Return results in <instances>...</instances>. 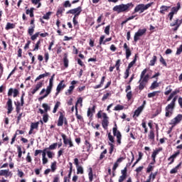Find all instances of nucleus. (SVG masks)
Instances as JSON below:
<instances>
[{"instance_id":"nucleus-39","label":"nucleus","mask_w":182,"mask_h":182,"mask_svg":"<svg viewBox=\"0 0 182 182\" xmlns=\"http://www.w3.org/2000/svg\"><path fill=\"white\" fill-rule=\"evenodd\" d=\"M136 58H137V55H135L134 59L131 63H129L127 69L130 70V69H132V68H133V66L134 65V63H136V62L137 60Z\"/></svg>"},{"instance_id":"nucleus-10","label":"nucleus","mask_w":182,"mask_h":182,"mask_svg":"<svg viewBox=\"0 0 182 182\" xmlns=\"http://www.w3.org/2000/svg\"><path fill=\"white\" fill-rule=\"evenodd\" d=\"M106 36H105V35H102L100 37L99 39V46H97V48H100L101 50H102V45H106L107 42H110L112 41V37L105 38Z\"/></svg>"},{"instance_id":"nucleus-24","label":"nucleus","mask_w":182,"mask_h":182,"mask_svg":"<svg viewBox=\"0 0 182 182\" xmlns=\"http://www.w3.org/2000/svg\"><path fill=\"white\" fill-rule=\"evenodd\" d=\"M12 93H14L13 97H16L19 95V90L18 89L10 88L8 92V96H12Z\"/></svg>"},{"instance_id":"nucleus-33","label":"nucleus","mask_w":182,"mask_h":182,"mask_svg":"<svg viewBox=\"0 0 182 182\" xmlns=\"http://www.w3.org/2000/svg\"><path fill=\"white\" fill-rule=\"evenodd\" d=\"M0 176H4V177H9V169L0 170Z\"/></svg>"},{"instance_id":"nucleus-18","label":"nucleus","mask_w":182,"mask_h":182,"mask_svg":"<svg viewBox=\"0 0 182 182\" xmlns=\"http://www.w3.org/2000/svg\"><path fill=\"white\" fill-rule=\"evenodd\" d=\"M123 48L125 50L126 59H129L130 56H132V50H130V47L127 46V43H124Z\"/></svg>"},{"instance_id":"nucleus-21","label":"nucleus","mask_w":182,"mask_h":182,"mask_svg":"<svg viewBox=\"0 0 182 182\" xmlns=\"http://www.w3.org/2000/svg\"><path fill=\"white\" fill-rule=\"evenodd\" d=\"M6 106H7V114H11L14 110V107L12 106V100L11 98H8Z\"/></svg>"},{"instance_id":"nucleus-55","label":"nucleus","mask_w":182,"mask_h":182,"mask_svg":"<svg viewBox=\"0 0 182 182\" xmlns=\"http://www.w3.org/2000/svg\"><path fill=\"white\" fill-rule=\"evenodd\" d=\"M112 96V93L110 92H107L106 94H105L102 98V101L105 102V100H107V99H108L109 97Z\"/></svg>"},{"instance_id":"nucleus-11","label":"nucleus","mask_w":182,"mask_h":182,"mask_svg":"<svg viewBox=\"0 0 182 182\" xmlns=\"http://www.w3.org/2000/svg\"><path fill=\"white\" fill-rule=\"evenodd\" d=\"M147 32L146 28H143V29H139L136 33H135L134 36V41L135 42H137L138 41H140L141 36H143Z\"/></svg>"},{"instance_id":"nucleus-49","label":"nucleus","mask_w":182,"mask_h":182,"mask_svg":"<svg viewBox=\"0 0 182 182\" xmlns=\"http://www.w3.org/2000/svg\"><path fill=\"white\" fill-rule=\"evenodd\" d=\"M52 15V12L51 11H48V13L46 14V15H44L43 16V19H46L47 21L50 19V16Z\"/></svg>"},{"instance_id":"nucleus-57","label":"nucleus","mask_w":182,"mask_h":182,"mask_svg":"<svg viewBox=\"0 0 182 182\" xmlns=\"http://www.w3.org/2000/svg\"><path fill=\"white\" fill-rule=\"evenodd\" d=\"M50 167L52 173H55L56 171V161L53 162Z\"/></svg>"},{"instance_id":"nucleus-44","label":"nucleus","mask_w":182,"mask_h":182,"mask_svg":"<svg viewBox=\"0 0 182 182\" xmlns=\"http://www.w3.org/2000/svg\"><path fill=\"white\" fill-rule=\"evenodd\" d=\"M171 86H168V87H166V91H165V92H164V95H165L166 96H168V95H169L170 93H171V92H173V89H171Z\"/></svg>"},{"instance_id":"nucleus-58","label":"nucleus","mask_w":182,"mask_h":182,"mask_svg":"<svg viewBox=\"0 0 182 182\" xmlns=\"http://www.w3.org/2000/svg\"><path fill=\"white\" fill-rule=\"evenodd\" d=\"M108 139L109 140V141H111L110 143H112L113 144V143H114V136H112V133H108Z\"/></svg>"},{"instance_id":"nucleus-53","label":"nucleus","mask_w":182,"mask_h":182,"mask_svg":"<svg viewBox=\"0 0 182 182\" xmlns=\"http://www.w3.org/2000/svg\"><path fill=\"white\" fill-rule=\"evenodd\" d=\"M48 120H49V114H48V113H45L43 115V121L44 122V123H48Z\"/></svg>"},{"instance_id":"nucleus-6","label":"nucleus","mask_w":182,"mask_h":182,"mask_svg":"<svg viewBox=\"0 0 182 182\" xmlns=\"http://www.w3.org/2000/svg\"><path fill=\"white\" fill-rule=\"evenodd\" d=\"M113 134L117 137V142L118 144H122V133L117 130V124H114V127L112 129Z\"/></svg>"},{"instance_id":"nucleus-35","label":"nucleus","mask_w":182,"mask_h":182,"mask_svg":"<svg viewBox=\"0 0 182 182\" xmlns=\"http://www.w3.org/2000/svg\"><path fill=\"white\" fill-rule=\"evenodd\" d=\"M63 12H65V8L59 7L56 12V16H58V18H59V16H62V14H63Z\"/></svg>"},{"instance_id":"nucleus-64","label":"nucleus","mask_w":182,"mask_h":182,"mask_svg":"<svg viewBox=\"0 0 182 182\" xmlns=\"http://www.w3.org/2000/svg\"><path fill=\"white\" fill-rule=\"evenodd\" d=\"M182 53V44L179 46L178 48H177L176 55H181Z\"/></svg>"},{"instance_id":"nucleus-38","label":"nucleus","mask_w":182,"mask_h":182,"mask_svg":"<svg viewBox=\"0 0 182 182\" xmlns=\"http://www.w3.org/2000/svg\"><path fill=\"white\" fill-rule=\"evenodd\" d=\"M158 93H161V91H154L148 94V97L150 99L154 97L155 96H159Z\"/></svg>"},{"instance_id":"nucleus-29","label":"nucleus","mask_w":182,"mask_h":182,"mask_svg":"<svg viewBox=\"0 0 182 182\" xmlns=\"http://www.w3.org/2000/svg\"><path fill=\"white\" fill-rule=\"evenodd\" d=\"M168 9H170V6H161L160 7V14H161L162 15H164L166 14V12L168 11Z\"/></svg>"},{"instance_id":"nucleus-28","label":"nucleus","mask_w":182,"mask_h":182,"mask_svg":"<svg viewBox=\"0 0 182 182\" xmlns=\"http://www.w3.org/2000/svg\"><path fill=\"white\" fill-rule=\"evenodd\" d=\"M143 106H140L134 112V114L133 115V117H134V116H136V117H139V116H140V113H141L143 112Z\"/></svg>"},{"instance_id":"nucleus-16","label":"nucleus","mask_w":182,"mask_h":182,"mask_svg":"<svg viewBox=\"0 0 182 182\" xmlns=\"http://www.w3.org/2000/svg\"><path fill=\"white\" fill-rule=\"evenodd\" d=\"M122 62V60L120 59H118L117 61H116V63L113 66H110L109 68V72H113V70H114V68H116V70L117 72H120V63Z\"/></svg>"},{"instance_id":"nucleus-9","label":"nucleus","mask_w":182,"mask_h":182,"mask_svg":"<svg viewBox=\"0 0 182 182\" xmlns=\"http://www.w3.org/2000/svg\"><path fill=\"white\" fill-rule=\"evenodd\" d=\"M45 92H46V93H45ZM43 93H45V95L42 96V95H43ZM50 93H52V90H50L49 88H47V87H46V89L43 88L39 93L40 96H41V97H40L38 98V101L42 102V100H43V99H46V97H48V96L50 95Z\"/></svg>"},{"instance_id":"nucleus-37","label":"nucleus","mask_w":182,"mask_h":182,"mask_svg":"<svg viewBox=\"0 0 182 182\" xmlns=\"http://www.w3.org/2000/svg\"><path fill=\"white\" fill-rule=\"evenodd\" d=\"M63 63L65 68H68L69 67V60L68 59V54H64V58H63Z\"/></svg>"},{"instance_id":"nucleus-63","label":"nucleus","mask_w":182,"mask_h":182,"mask_svg":"<svg viewBox=\"0 0 182 182\" xmlns=\"http://www.w3.org/2000/svg\"><path fill=\"white\" fill-rule=\"evenodd\" d=\"M130 75V70L126 69L124 72V79H127Z\"/></svg>"},{"instance_id":"nucleus-41","label":"nucleus","mask_w":182,"mask_h":182,"mask_svg":"<svg viewBox=\"0 0 182 182\" xmlns=\"http://www.w3.org/2000/svg\"><path fill=\"white\" fill-rule=\"evenodd\" d=\"M61 103L60 102L58 101L55 106H54V108L53 109V113H56L58 112V109H59V107L60 106Z\"/></svg>"},{"instance_id":"nucleus-22","label":"nucleus","mask_w":182,"mask_h":182,"mask_svg":"<svg viewBox=\"0 0 182 182\" xmlns=\"http://www.w3.org/2000/svg\"><path fill=\"white\" fill-rule=\"evenodd\" d=\"M31 27L28 28V35H33V33L35 32V18L31 19L30 22Z\"/></svg>"},{"instance_id":"nucleus-43","label":"nucleus","mask_w":182,"mask_h":182,"mask_svg":"<svg viewBox=\"0 0 182 182\" xmlns=\"http://www.w3.org/2000/svg\"><path fill=\"white\" fill-rule=\"evenodd\" d=\"M156 62H157V56L154 55L153 59L150 60L149 66H154Z\"/></svg>"},{"instance_id":"nucleus-14","label":"nucleus","mask_w":182,"mask_h":182,"mask_svg":"<svg viewBox=\"0 0 182 182\" xmlns=\"http://www.w3.org/2000/svg\"><path fill=\"white\" fill-rule=\"evenodd\" d=\"M61 136L63 140V143H64L65 146H68V144L69 148L73 147L74 145H73V141H72V139H70V138L68 139L66 137V134H61Z\"/></svg>"},{"instance_id":"nucleus-20","label":"nucleus","mask_w":182,"mask_h":182,"mask_svg":"<svg viewBox=\"0 0 182 182\" xmlns=\"http://www.w3.org/2000/svg\"><path fill=\"white\" fill-rule=\"evenodd\" d=\"M74 164L77 168V174H83V167L79 166V159L77 158L74 159Z\"/></svg>"},{"instance_id":"nucleus-47","label":"nucleus","mask_w":182,"mask_h":182,"mask_svg":"<svg viewBox=\"0 0 182 182\" xmlns=\"http://www.w3.org/2000/svg\"><path fill=\"white\" fill-rule=\"evenodd\" d=\"M42 107H43L45 113H48V111L50 110V107L48 104L43 103Z\"/></svg>"},{"instance_id":"nucleus-50","label":"nucleus","mask_w":182,"mask_h":182,"mask_svg":"<svg viewBox=\"0 0 182 182\" xmlns=\"http://www.w3.org/2000/svg\"><path fill=\"white\" fill-rule=\"evenodd\" d=\"M159 62L163 65V66H165V68H167V63L166 62V60H164V58H163L162 55H161Z\"/></svg>"},{"instance_id":"nucleus-13","label":"nucleus","mask_w":182,"mask_h":182,"mask_svg":"<svg viewBox=\"0 0 182 182\" xmlns=\"http://www.w3.org/2000/svg\"><path fill=\"white\" fill-rule=\"evenodd\" d=\"M63 121H64V124H65V126H68V119L65 118V115L63 114V113L60 112V116L58 118L57 126L58 127L63 126Z\"/></svg>"},{"instance_id":"nucleus-26","label":"nucleus","mask_w":182,"mask_h":182,"mask_svg":"<svg viewBox=\"0 0 182 182\" xmlns=\"http://www.w3.org/2000/svg\"><path fill=\"white\" fill-rule=\"evenodd\" d=\"M55 79V74H53L50 78L49 79V84L47 86V89H50V90H53V80Z\"/></svg>"},{"instance_id":"nucleus-5","label":"nucleus","mask_w":182,"mask_h":182,"mask_svg":"<svg viewBox=\"0 0 182 182\" xmlns=\"http://www.w3.org/2000/svg\"><path fill=\"white\" fill-rule=\"evenodd\" d=\"M182 121V114H178L176 117H175L173 119H172L169 123L171 124V127L167 131V134H170L171 132H173V128L176 127L177 124H180Z\"/></svg>"},{"instance_id":"nucleus-8","label":"nucleus","mask_w":182,"mask_h":182,"mask_svg":"<svg viewBox=\"0 0 182 182\" xmlns=\"http://www.w3.org/2000/svg\"><path fill=\"white\" fill-rule=\"evenodd\" d=\"M146 73H147V68H145L141 72V75H140V80L139 82H142L143 83H145L147 85V83L149 82V79H150V76L149 75V74L146 75Z\"/></svg>"},{"instance_id":"nucleus-7","label":"nucleus","mask_w":182,"mask_h":182,"mask_svg":"<svg viewBox=\"0 0 182 182\" xmlns=\"http://www.w3.org/2000/svg\"><path fill=\"white\" fill-rule=\"evenodd\" d=\"M67 15L70 14L71 15H74V18H78L79 15L82 14V6H78L75 9H72L66 12Z\"/></svg>"},{"instance_id":"nucleus-62","label":"nucleus","mask_w":182,"mask_h":182,"mask_svg":"<svg viewBox=\"0 0 182 182\" xmlns=\"http://www.w3.org/2000/svg\"><path fill=\"white\" fill-rule=\"evenodd\" d=\"M132 97H133V93L132 91L127 92V100H132Z\"/></svg>"},{"instance_id":"nucleus-34","label":"nucleus","mask_w":182,"mask_h":182,"mask_svg":"<svg viewBox=\"0 0 182 182\" xmlns=\"http://www.w3.org/2000/svg\"><path fill=\"white\" fill-rule=\"evenodd\" d=\"M15 24L8 22L6 25L5 29L6 31H9V29H15Z\"/></svg>"},{"instance_id":"nucleus-56","label":"nucleus","mask_w":182,"mask_h":182,"mask_svg":"<svg viewBox=\"0 0 182 182\" xmlns=\"http://www.w3.org/2000/svg\"><path fill=\"white\" fill-rule=\"evenodd\" d=\"M63 6L64 8H72V4L68 0L64 2Z\"/></svg>"},{"instance_id":"nucleus-15","label":"nucleus","mask_w":182,"mask_h":182,"mask_svg":"<svg viewBox=\"0 0 182 182\" xmlns=\"http://www.w3.org/2000/svg\"><path fill=\"white\" fill-rule=\"evenodd\" d=\"M65 87H66V85L65 84V80H63L57 85L55 97L58 96L59 93H60V92L65 89Z\"/></svg>"},{"instance_id":"nucleus-52","label":"nucleus","mask_w":182,"mask_h":182,"mask_svg":"<svg viewBox=\"0 0 182 182\" xmlns=\"http://www.w3.org/2000/svg\"><path fill=\"white\" fill-rule=\"evenodd\" d=\"M124 109V106L121 105H117L114 108V110L115 112H118L119 110H123Z\"/></svg>"},{"instance_id":"nucleus-51","label":"nucleus","mask_w":182,"mask_h":182,"mask_svg":"<svg viewBox=\"0 0 182 182\" xmlns=\"http://www.w3.org/2000/svg\"><path fill=\"white\" fill-rule=\"evenodd\" d=\"M156 87H159V83L157 82V81H154V82H152L150 89L151 90H154V89H156Z\"/></svg>"},{"instance_id":"nucleus-3","label":"nucleus","mask_w":182,"mask_h":182,"mask_svg":"<svg viewBox=\"0 0 182 182\" xmlns=\"http://www.w3.org/2000/svg\"><path fill=\"white\" fill-rule=\"evenodd\" d=\"M176 102H177V96H175L170 104L165 107V116L166 117H171L176 109Z\"/></svg>"},{"instance_id":"nucleus-2","label":"nucleus","mask_w":182,"mask_h":182,"mask_svg":"<svg viewBox=\"0 0 182 182\" xmlns=\"http://www.w3.org/2000/svg\"><path fill=\"white\" fill-rule=\"evenodd\" d=\"M160 151H163V148L159 147L154 150L151 154V159L152 161L149 164L147 168H146V173H151L153 170H154V164H156V159L158 156V154L160 153Z\"/></svg>"},{"instance_id":"nucleus-36","label":"nucleus","mask_w":182,"mask_h":182,"mask_svg":"<svg viewBox=\"0 0 182 182\" xmlns=\"http://www.w3.org/2000/svg\"><path fill=\"white\" fill-rule=\"evenodd\" d=\"M102 126L105 130H107V127L109 126V119H102Z\"/></svg>"},{"instance_id":"nucleus-31","label":"nucleus","mask_w":182,"mask_h":182,"mask_svg":"<svg viewBox=\"0 0 182 182\" xmlns=\"http://www.w3.org/2000/svg\"><path fill=\"white\" fill-rule=\"evenodd\" d=\"M155 137L156 136L154 134V129H151L149 134H148L149 140H152L153 141H154Z\"/></svg>"},{"instance_id":"nucleus-30","label":"nucleus","mask_w":182,"mask_h":182,"mask_svg":"<svg viewBox=\"0 0 182 182\" xmlns=\"http://www.w3.org/2000/svg\"><path fill=\"white\" fill-rule=\"evenodd\" d=\"M43 41V39L40 38L36 43L34 48L33 49V51L35 52L36 50H39V48H41V43Z\"/></svg>"},{"instance_id":"nucleus-61","label":"nucleus","mask_w":182,"mask_h":182,"mask_svg":"<svg viewBox=\"0 0 182 182\" xmlns=\"http://www.w3.org/2000/svg\"><path fill=\"white\" fill-rule=\"evenodd\" d=\"M38 127H39V122L32 123L31 125V130L38 129Z\"/></svg>"},{"instance_id":"nucleus-48","label":"nucleus","mask_w":182,"mask_h":182,"mask_svg":"<svg viewBox=\"0 0 182 182\" xmlns=\"http://www.w3.org/2000/svg\"><path fill=\"white\" fill-rule=\"evenodd\" d=\"M70 164V171L68 175V178H70V177L72 176V170L73 168V164H72V162H69Z\"/></svg>"},{"instance_id":"nucleus-46","label":"nucleus","mask_w":182,"mask_h":182,"mask_svg":"<svg viewBox=\"0 0 182 182\" xmlns=\"http://www.w3.org/2000/svg\"><path fill=\"white\" fill-rule=\"evenodd\" d=\"M139 85L138 86V89L139 90L141 91L144 89V87H146V83L145 82H139Z\"/></svg>"},{"instance_id":"nucleus-1","label":"nucleus","mask_w":182,"mask_h":182,"mask_svg":"<svg viewBox=\"0 0 182 182\" xmlns=\"http://www.w3.org/2000/svg\"><path fill=\"white\" fill-rule=\"evenodd\" d=\"M134 7L133 3H128L127 4H121L119 5L114 6L112 9L113 12H117L122 14L123 12H129L132 8Z\"/></svg>"},{"instance_id":"nucleus-42","label":"nucleus","mask_w":182,"mask_h":182,"mask_svg":"<svg viewBox=\"0 0 182 182\" xmlns=\"http://www.w3.org/2000/svg\"><path fill=\"white\" fill-rule=\"evenodd\" d=\"M90 172L88 173L89 180L90 182L93 181V169L92 168H89Z\"/></svg>"},{"instance_id":"nucleus-25","label":"nucleus","mask_w":182,"mask_h":182,"mask_svg":"<svg viewBox=\"0 0 182 182\" xmlns=\"http://www.w3.org/2000/svg\"><path fill=\"white\" fill-rule=\"evenodd\" d=\"M181 9V4L180 2H178L176 4V6H173L171 8V11L172 13L174 14H177V12H178V11H180V9Z\"/></svg>"},{"instance_id":"nucleus-19","label":"nucleus","mask_w":182,"mask_h":182,"mask_svg":"<svg viewBox=\"0 0 182 182\" xmlns=\"http://www.w3.org/2000/svg\"><path fill=\"white\" fill-rule=\"evenodd\" d=\"M96 113V105H93L92 108L89 107L87 112V116L89 119L93 118V114Z\"/></svg>"},{"instance_id":"nucleus-27","label":"nucleus","mask_w":182,"mask_h":182,"mask_svg":"<svg viewBox=\"0 0 182 182\" xmlns=\"http://www.w3.org/2000/svg\"><path fill=\"white\" fill-rule=\"evenodd\" d=\"M178 93H180V90L176 89L173 92H172L167 98V102H170V100H171V99H173L174 96H176V95H177Z\"/></svg>"},{"instance_id":"nucleus-59","label":"nucleus","mask_w":182,"mask_h":182,"mask_svg":"<svg viewBox=\"0 0 182 182\" xmlns=\"http://www.w3.org/2000/svg\"><path fill=\"white\" fill-rule=\"evenodd\" d=\"M105 33H106L107 36L110 35V25H108L105 27L104 30Z\"/></svg>"},{"instance_id":"nucleus-17","label":"nucleus","mask_w":182,"mask_h":182,"mask_svg":"<svg viewBox=\"0 0 182 182\" xmlns=\"http://www.w3.org/2000/svg\"><path fill=\"white\" fill-rule=\"evenodd\" d=\"M180 155V150H178L176 152H175L173 154H172L169 158H168V161H170L168 164V166H171V164H173L174 163V160L177 158V156Z\"/></svg>"},{"instance_id":"nucleus-4","label":"nucleus","mask_w":182,"mask_h":182,"mask_svg":"<svg viewBox=\"0 0 182 182\" xmlns=\"http://www.w3.org/2000/svg\"><path fill=\"white\" fill-rule=\"evenodd\" d=\"M151 5H153V2L149 3L147 4H137L134 9L132 15H134V14H137V12H139V14H143V12H144V11H147V9H149V8L151 6Z\"/></svg>"},{"instance_id":"nucleus-60","label":"nucleus","mask_w":182,"mask_h":182,"mask_svg":"<svg viewBox=\"0 0 182 182\" xmlns=\"http://www.w3.org/2000/svg\"><path fill=\"white\" fill-rule=\"evenodd\" d=\"M180 24V21L178 18H176L175 20V22L174 23H170V26H178V25Z\"/></svg>"},{"instance_id":"nucleus-45","label":"nucleus","mask_w":182,"mask_h":182,"mask_svg":"<svg viewBox=\"0 0 182 182\" xmlns=\"http://www.w3.org/2000/svg\"><path fill=\"white\" fill-rule=\"evenodd\" d=\"M58 147V143H53V144L50 145L49 147L46 148L47 150H55Z\"/></svg>"},{"instance_id":"nucleus-54","label":"nucleus","mask_w":182,"mask_h":182,"mask_svg":"<svg viewBox=\"0 0 182 182\" xmlns=\"http://www.w3.org/2000/svg\"><path fill=\"white\" fill-rule=\"evenodd\" d=\"M108 144L109 146V154H112L113 151H114V144L110 142H109Z\"/></svg>"},{"instance_id":"nucleus-40","label":"nucleus","mask_w":182,"mask_h":182,"mask_svg":"<svg viewBox=\"0 0 182 182\" xmlns=\"http://www.w3.org/2000/svg\"><path fill=\"white\" fill-rule=\"evenodd\" d=\"M75 90V85H70L67 92H65L66 96H69L72 94V92Z\"/></svg>"},{"instance_id":"nucleus-12","label":"nucleus","mask_w":182,"mask_h":182,"mask_svg":"<svg viewBox=\"0 0 182 182\" xmlns=\"http://www.w3.org/2000/svg\"><path fill=\"white\" fill-rule=\"evenodd\" d=\"M43 86V82H38L36 87L33 89H31L30 92L28 93V96H33L38 90H39Z\"/></svg>"},{"instance_id":"nucleus-23","label":"nucleus","mask_w":182,"mask_h":182,"mask_svg":"<svg viewBox=\"0 0 182 182\" xmlns=\"http://www.w3.org/2000/svg\"><path fill=\"white\" fill-rule=\"evenodd\" d=\"M92 149V144L87 140L85 141V145L83 146L82 151H87V153H90V149Z\"/></svg>"},{"instance_id":"nucleus-32","label":"nucleus","mask_w":182,"mask_h":182,"mask_svg":"<svg viewBox=\"0 0 182 182\" xmlns=\"http://www.w3.org/2000/svg\"><path fill=\"white\" fill-rule=\"evenodd\" d=\"M158 173H159L158 171H156L154 173L151 172L150 173V175L149 176L148 180L150 181H151V180H152V181H154L156 179V177Z\"/></svg>"}]
</instances>
